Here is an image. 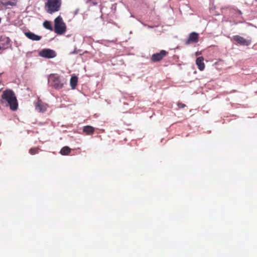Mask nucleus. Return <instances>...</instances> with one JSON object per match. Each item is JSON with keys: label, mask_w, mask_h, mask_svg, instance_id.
Returning <instances> with one entry per match:
<instances>
[{"label": "nucleus", "mask_w": 257, "mask_h": 257, "mask_svg": "<svg viewBox=\"0 0 257 257\" xmlns=\"http://www.w3.org/2000/svg\"><path fill=\"white\" fill-rule=\"evenodd\" d=\"M1 102L7 106H9L12 110L18 109V103L15 94L10 89H7L3 91Z\"/></svg>", "instance_id": "f257e3e1"}, {"label": "nucleus", "mask_w": 257, "mask_h": 257, "mask_svg": "<svg viewBox=\"0 0 257 257\" xmlns=\"http://www.w3.org/2000/svg\"><path fill=\"white\" fill-rule=\"evenodd\" d=\"M48 82L54 88L60 89L66 84V80L57 74H51L48 77Z\"/></svg>", "instance_id": "f03ea898"}, {"label": "nucleus", "mask_w": 257, "mask_h": 257, "mask_svg": "<svg viewBox=\"0 0 257 257\" xmlns=\"http://www.w3.org/2000/svg\"><path fill=\"white\" fill-rule=\"evenodd\" d=\"M61 5V0H47L45 4L44 9L47 13L52 15L59 11Z\"/></svg>", "instance_id": "7ed1b4c3"}, {"label": "nucleus", "mask_w": 257, "mask_h": 257, "mask_svg": "<svg viewBox=\"0 0 257 257\" xmlns=\"http://www.w3.org/2000/svg\"><path fill=\"white\" fill-rule=\"evenodd\" d=\"M54 32L58 35H62L66 31V26L62 18L59 16L54 20Z\"/></svg>", "instance_id": "20e7f679"}, {"label": "nucleus", "mask_w": 257, "mask_h": 257, "mask_svg": "<svg viewBox=\"0 0 257 257\" xmlns=\"http://www.w3.org/2000/svg\"><path fill=\"white\" fill-rule=\"evenodd\" d=\"M168 54V52L165 50H161L159 53H156L152 55L151 59L153 62H159L162 60Z\"/></svg>", "instance_id": "39448f33"}, {"label": "nucleus", "mask_w": 257, "mask_h": 257, "mask_svg": "<svg viewBox=\"0 0 257 257\" xmlns=\"http://www.w3.org/2000/svg\"><path fill=\"white\" fill-rule=\"evenodd\" d=\"M232 40L236 42L238 44L242 46H248L251 44L250 40H247L239 35L234 36Z\"/></svg>", "instance_id": "423d86ee"}, {"label": "nucleus", "mask_w": 257, "mask_h": 257, "mask_svg": "<svg viewBox=\"0 0 257 257\" xmlns=\"http://www.w3.org/2000/svg\"><path fill=\"white\" fill-rule=\"evenodd\" d=\"M40 56L44 58H53L56 56V52L49 49H44L39 53Z\"/></svg>", "instance_id": "0eeeda50"}, {"label": "nucleus", "mask_w": 257, "mask_h": 257, "mask_svg": "<svg viewBox=\"0 0 257 257\" xmlns=\"http://www.w3.org/2000/svg\"><path fill=\"white\" fill-rule=\"evenodd\" d=\"M35 106L37 110L44 112L47 110L48 105L38 98L37 101L35 102Z\"/></svg>", "instance_id": "6e6552de"}, {"label": "nucleus", "mask_w": 257, "mask_h": 257, "mask_svg": "<svg viewBox=\"0 0 257 257\" xmlns=\"http://www.w3.org/2000/svg\"><path fill=\"white\" fill-rule=\"evenodd\" d=\"M199 35L196 32H192L190 34L186 42V44L188 45L191 43H196L198 42Z\"/></svg>", "instance_id": "1a4fd4ad"}, {"label": "nucleus", "mask_w": 257, "mask_h": 257, "mask_svg": "<svg viewBox=\"0 0 257 257\" xmlns=\"http://www.w3.org/2000/svg\"><path fill=\"white\" fill-rule=\"evenodd\" d=\"M196 64L198 68L200 71L204 70L205 68V64L204 63V58L202 56L197 57L196 60Z\"/></svg>", "instance_id": "9d476101"}, {"label": "nucleus", "mask_w": 257, "mask_h": 257, "mask_svg": "<svg viewBox=\"0 0 257 257\" xmlns=\"http://www.w3.org/2000/svg\"><path fill=\"white\" fill-rule=\"evenodd\" d=\"M25 35L29 39H31L33 41H39L42 38L41 36L37 35L31 32H26L25 33Z\"/></svg>", "instance_id": "9b49d317"}, {"label": "nucleus", "mask_w": 257, "mask_h": 257, "mask_svg": "<svg viewBox=\"0 0 257 257\" xmlns=\"http://www.w3.org/2000/svg\"><path fill=\"white\" fill-rule=\"evenodd\" d=\"M0 2L2 5L7 7L15 6L17 3L16 0H0Z\"/></svg>", "instance_id": "f8f14e48"}, {"label": "nucleus", "mask_w": 257, "mask_h": 257, "mask_svg": "<svg viewBox=\"0 0 257 257\" xmlns=\"http://www.w3.org/2000/svg\"><path fill=\"white\" fill-rule=\"evenodd\" d=\"M95 128L90 125H86L83 127V132L86 135H91L94 134Z\"/></svg>", "instance_id": "ddd939ff"}, {"label": "nucleus", "mask_w": 257, "mask_h": 257, "mask_svg": "<svg viewBox=\"0 0 257 257\" xmlns=\"http://www.w3.org/2000/svg\"><path fill=\"white\" fill-rule=\"evenodd\" d=\"M71 151V149L69 147L65 146L61 149L60 153L62 155H68L70 153Z\"/></svg>", "instance_id": "4468645a"}, {"label": "nucleus", "mask_w": 257, "mask_h": 257, "mask_svg": "<svg viewBox=\"0 0 257 257\" xmlns=\"http://www.w3.org/2000/svg\"><path fill=\"white\" fill-rule=\"evenodd\" d=\"M78 79L76 76H72L70 79V85L72 89H74L77 84Z\"/></svg>", "instance_id": "2eb2a0df"}, {"label": "nucleus", "mask_w": 257, "mask_h": 257, "mask_svg": "<svg viewBox=\"0 0 257 257\" xmlns=\"http://www.w3.org/2000/svg\"><path fill=\"white\" fill-rule=\"evenodd\" d=\"M43 26L45 28L50 30L53 31V27L52 26V24L50 21H45L43 23Z\"/></svg>", "instance_id": "dca6fc26"}, {"label": "nucleus", "mask_w": 257, "mask_h": 257, "mask_svg": "<svg viewBox=\"0 0 257 257\" xmlns=\"http://www.w3.org/2000/svg\"><path fill=\"white\" fill-rule=\"evenodd\" d=\"M39 150V148L38 147L32 148L29 150V153L31 155H34L38 153Z\"/></svg>", "instance_id": "f3484780"}, {"label": "nucleus", "mask_w": 257, "mask_h": 257, "mask_svg": "<svg viewBox=\"0 0 257 257\" xmlns=\"http://www.w3.org/2000/svg\"><path fill=\"white\" fill-rule=\"evenodd\" d=\"M178 105L179 108H183L185 107L186 105L182 103H178Z\"/></svg>", "instance_id": "a211bd4d"}, {"label": "nucleus", "mask_w": 257, "mask_h": 257, "mask_svg": "<svg viewBox=\"0 0 257 257\" xmlns=\"http://www.w3.org/2000/svg\"><path fill=\"white\" fill-rule=\"evenodd\" d=\"M1 49H2V47L0 46V50H1Z\"/></svg>", "instance_id": "6ab92c4d"}]
</instances>
